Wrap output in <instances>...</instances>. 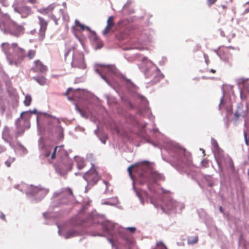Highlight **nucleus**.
I'll return each mask as SVG.
<instances>
[{"label":"nucleus","instance_id":"obj_40","mask_svg":"<svg viewBox=\"0 0 249 249\" xmlns=\"http://www.w3.org/2000/svg\"><path fill=\"white\" fill-rule=\"evenodd\" d=\"M71 90H72V89H71V88H69V89H67V91H66V93H65L66 95H67L69 94V92H70V91H71Z\"/></svg>","mask_w":249,"mask_h":249},{"label":"nucleus","instance_id":"obj_48","mask_svg":"<svg viewBox=\"0 0 249 249\" xmlns=\"http://www.w3.org/2000/svg\"><path fill=\"white\" fill-rule=\"evenodd\" d=\"M172 208H173L172 207H168V209H172Z\"/></svg>","mask_w":249,"mask_h":249},{"label":"nucleus","instance_id":"obj_31","mask_svg":"<svg viewBox=\"0 0 249 249\" xmlns=\"http://www.w3.org/2000/svg\"><path fill=\"white\" fill-rule=\"evenodd\" d=\"M136 193H137V195L138 197L141 199L142 203H143V199H142V198L141 193L140 192H139L138 191H137Z\"/></svg>","mask_w":249,"mask_h":249},{"label":"nucleus","instance_id":"obj_17","mask_svg":"<svg viewBox=\"0 0 249 249\" xmlns=\"http://www.w3.org/2000/svg\"><path fill=\"white\" fill-rule=\"evenodd\" d=\"M78 235V232L74 230L69 231L65 235V238L68 239Z\"/></svg>","mask_w":249,"mask_h":249},{"label":"nucleus","instance_id":"obj_39","mask_svg":"<svg viewBox=\"0 0 249 249\" xmlns=\"http://www.w3.org/2000/svg\"><path fill=\"white\" fill-rule=\"evenodd\" d=\"M103 44L102 42H101L99 43L98 46L97 48L98 49H100V48H102L103 47Z\"/></svg>","mask_w":249,"mask_h":249},{"label":"nucleus","instance_id":"obj_45","mask_svg":"<svg viewBox=\"0 0 249 249\" xmlns=\"http://www.w3.org/2000/svg\"><path fill=\"white\" fill-rule=\"evenodd\" d=\"M30 112L32 113H36L37 111L36 110H34V111H33L32 112L30 111Z\"/></svg>","mask_w":249,"mask_h":249},{"label":"nucleus","instance_id":"obj_1","mask_svg":"<svg viewBox=\"0 0 249 249\" xmlns=\"http://www.w3.org/2000/svg\"><path fill=\"white\" fill-rule=\"evenodd\" d=\"M137 171L140 172L138 182L142 185L147 183V187L151 191H153L152 182L156 183L158 181L164 179L163 176L158 172L152 170L147 161L142 163L137 168Z\"/></svg>","mask_w":249,"mask_h":249},{"label":"nucleus","instance_id":"obj_25","mask_svg":"<svg viewBox=\"0 0 249 249\" xmlns=\"http://www.w3.org/2000/svg\"><path fill=\"white\" fill-rule=\"evenodd\" d=\"M111 28L107 26L106 27L105 29L103 31V34L104 36H106L109 32L110 31Z\"/></svg>","mask_w":249,"mask_h":249},{"label":"nucleus","instance_id":"obj_29","mask_svg":"<svg viewBox=\"0 0 249 249\" xmlns=\"http://www.w3.org/2000/svg\"><path fill=\"white\" fill-rule=\"evenodd\" d=\"M217 0H207V4L209 6H211L213 4L215 3Z\"/></svg>","mask_w":249,"mask_h":249},{"label":"nucleus","instance_id":"obj_7","mask_svg":"<svg viewBox=\"0 0 249 249\" xmlns=\"http://www.w3.org/2000/svg\"><path fill=\"white\" fill-rule=\"evenodd\" d=\"M71 66L72 67H77L81 69H85L86 68L84 56L82 53L77 51L73 52Z\"/></svg>","mask_w":249,"mask_h":249},{"label":"nucleus","instance_id":"obj_18","mask_svg":"<svg viewBox=\"0 0 249 249\" xmlns=\"http://www.w3.org/2000/svg\"><path fill=\"white\" fill-rule=\"evenodd\" d=\"M36 50H29L28 51L27 54H26V56H27V57L29 59H32L35 57V56L36 55Z\"/></svg>","mask_w":249,"mask_h":249},{"label":"nucleus","instance_id":"obj_33","mask_svg":"<svg viewBox=\"0 0 249 249\" xmlns=\"http://www.w3.org/2000/svg\"><path fill=\"white\" fill-rule=\"evenodd\" d=\"M97 71L98 72V73L100 74V75H101V76L102 77V78L104 80H105L107 82H108L107 81V79L106 78V76L104 75H103L102 73H101L98 70H97Z\"/></svg>","mask_w":249,"mask_h":249},{"label":"nucleus","instance_id":"obj_20","mask_svg":"<svg viewBox=\"0 0 249 249\" xmlns=\"http://www.w3.org/2000/svg\"><path fill=\"white\" fill-rule=\"evenodd\" d=\"M114 17L113 16H110L108 17L107 20V26L111 27V28L114 25Z\"/></svg>","mask_w":249,"mask_h":249},{"label":"nucleus","instance_id":"obj_32","mask_svg":"<svg viewBox=\"0 0 249 249\" xmlns=\"http://www.w3.org/2000/svg\"><path fill=\"white\" fill-rule=\"evenodd\" d=\"M0 218L3 220H6L5 215L2 212H0Z\"/></svg>","mask_w":249,"mask_h":249},{"label":"nucleus","instance_id":"obj_16","mask_svg":"<svg viewBox=\"0 0 249 249\" xmlns=\"http://www.w3.org/2000/svg\"><path fill=\"white\" fill-rule=\"evenodd\" d=\"M198 240L197 236L189 237L187 239V243L189 245H193L196 244Z\"/></svg>","mask_w":249,"mask_h":249},{"label":"nucleus","instance_id":"obj_47","mask_svg":"<svg viewBox=\"0 0 249 249\" xmlns=\"http://www.w3.org/2000/svg\"><path fill=\"white\" fill-rule=\"evenodd\" d=\"M26 8L27 9V10L28 11H29L30 10V8L29 7H26Z\"/></svg>","mask_w":249,"mask_h":249},{"label":"nucleus","instance_id":"obj_49","mask_svg":"<svg viewBox=\"0 0 249 249\" xmlns=\"http://www.w3.org/2000/svg\"><path fill=\"white\" fill-rule=\"evenodd\" d=\"M164 248H165V249H167L166 248V247H165V246L164 247Z\"/></svg>","mask_w":249,"mask_h":249},{"label":"nucleus","instance_id":"obj_10","mask_svg":"<svg viewBox=\"0 0 249 249\" xmlns=\"http://www.w3.org/2000/svg\"><path fill=\"white\" fill-rule=\"evenodd\" d=\"M159 71L155 68H151L148 69L145 73L146 77L153 76L155 79V81H157L160 80V76H158Z\"/></svg>","mask_w":249,"mask_h":249},{"label":"nucleus","instance_id":"obj_41","mask_svg":"<svg viewBox=\"0 0 249 249\" xmlns=\"http://www.w3.org/2000/svg\"><path fill=\"white\" fill-rule=\"evenodd\" d=\"M210 72L213 73H215L216 72V71L214 69H211L210 70Z\"/></svg>","mask_w":249,"mask_h":249},{"label":"nucleus","instance_id":"obj_3","mask_svg":"<svg viewBox=\"0 0 249 249\" xmlns=\"http://www.w3.org/2000/svg\"><path fill=\"white\" fill-rule=\"evenodd\" d=\"M0 28L4 31H7L10 35L18 37L24 33V28L22 26L18 25L11 20L7 14L2 16L0 21Z\"/></svg>","mask_w":249,"mask_h":249},{"label":"nucleus","instance_id":"obj_22","mask_svg":"<svg viewBox=\"0 0 249 249\" xmlns=\"http://www.w3.org/2000/svg\"><path fill=\"white\" fill-rule=\"evenodd\" d=\"M32 100L31 96L29 95H27L25 96V100L24 101V105L26 106H29L31 105Z\"/></svg>","mask_w":249,"mask_h":249},{"label":"nucleus","instance_id":"obj_37","mask_svg":"<svg viewBox=\"0 0 249 249\" xmlns=\"http://www.w3.org/2000/svg\"><path fill=\"white\" fill-rule=\"evenodd\" d=\"M37 0H28V2L32 4L37 3Z\"/></svg>","mask_w":249,"mask_h":249},{"label":"nucleus","instance_id":"obj_26","mask_svg":"<svg viewBox=\"0 0 249 249\" xmlns=\"http://www.w3.org/2000/svg\"><path fill=\"white\" fill-rule=\"evenodd\" d=\"M49 16L50 17V18L52 19L53 20H54L55 24H57L58 20L57 18H56V17L53 14V13L52 14H50Z\"/></svg>","mask_w":249,"mask_h":249},{"label":"nucleus","instance_id":"obj_23","mask_svg":"<svg viewBox=\"0 0 249 249\" xmlns=\"http://www.w3.org/2000/svg\"><path fill=\"white\" fill-rule=\"evenodd\" d=\"M85 165L84 161L83 160H79L77 161V166L79 169H83Z\"/></svg>","mask_w":249,"mask_h":249},{"label":"nucleus","instance_id":"obj_38","mask_svg":"<svg viewBox=\"0 0 249 249\" xmlns=\"http://www.w3.org/2000/svg\"><path fill=\"white\" fill-rule=\"evenodd\" d=\"M11 161L9 160H7L5 161V164L8 167H9L11 166Z\"/></svg>","mask_w":249,"mask_h":249},{"label":"nucleus","instance_id":"obj_2","mask_svg":"<svg viewBox=\"0 0 249 249\" xmlns=\"http://www.w3.org/2000/svg\"><path fill=\"white\" fill-rule=\"evenodd\" d=\"M1 47L10 65L18 66L26 57L25 50L19 47L16 43H13L11 45L8 43H3L1 45Z\"/></svg>","mask_w":249,"mask_h":249},{"label":"nucleus","instance_id":"obj_6","mask_svg":"<svg viewBox=\"0 0 249 249\" xmlns=\"http://www.w3.org/2000/svg\"><path fill=\"white\" fill-rule=\"evenodd\" d=\"M83 178L88 182V185L91 186H93L96 184L100 179V177L98 173L94 168L90 169L88 172L85 173Z\"/></svg>","mask_w":249,"mask_h":249},{"label":"nucleus","instance_id":"obj_8","mask_svg":"<svg viewBox=\"0 0 249 249\" xmlns=\"http://www.w3.org/2000/svg\"><path fill=\"white\" fill-rule=\"evenodd\" d=\"M37 18L38 19V24L39 25L38 39L40 41H42L45 37L46 32L48 23L47 21L42 17L38 16Z\"/></svg>","mask_w":249,"mask_h":249},{"label":"nucleus","instance_id":"obj_44","mask_svg":"<svg viewBox=\"0 0 249 249\" xmlns=\"http://www.w3.org/2000/svg\"><path fill=\"white\" fill-rule=\"evenodd\" d=\"M219 211H220V212H221V213H223V209H222V207H221V206H220V207H219Z\"/></svg>","mask_w":249,"mask_h":249},{"label":"nucleus","instance_id":"obj_21","mask_svg":"<svg viewBox=\"0 0 249 249\" xmlns=\"http://www.w3.org/2000/svg\"><path fill=\"white\" fill-rule=\"evenodd\" d=\"M220 33L221 36L226 37L229 39L232 38L235 36V34L233 33H228L227 35H225L222 30H220Z\"/></svg>","mask_w":249,"mask_h":249},{"label":"nucleus","instance_id":"obj_13","mask_svg":"<svg viewBox=\"0 0 249 249\" xmlns=\"http://www.w3.org/2000/svg\"><path fill=\"white\" fill-rule=\"evenodd\" d=\"M53 10V7L50 5L46 8L40 9L38 10V11L43 15H50V14H52Z\"/></svg>","mask_w":249,"mask_h":249},{"label":"nucleus","instance_id":"obj_27","mask_svg":"<svg viewBox=\"0 0 249 249\" xmlns=\"http://www.w3.org/2000/svg\"><path fill=\"white\" fill-rule=\"evenodd\" d=\"M126 230L129 231L131 233H134L136 230V229L135 227H127L126 228Z\"/></svg>","mask_w":249,"mask_h":249},{"label":"nucleus","instance_id":"obj_42","mask_svg":"<svg viewBox=\"0 0 249 249\" xmlns=\"http://www.w3.org/2000/svg\"><path fill=\"white\" fill-rule=\"evenodd\" d=\"M50 152H47L45 153V156L46 157H49L50 156Z\"/></svg>","mask_w":249,"mask_h":249},{"label":"nucleus","instance_id":"obj_15","mask_svg":"<svg viewBox=\"0 0 249 249\" xmlns=\"http://www.w3.org/2000/svg\"><path fill=\"white\" fill-rule=\"evenodd\" d=\"M33 79L41 85H44L46 84V79L44 76L34 77Z\"/></svg>","mask_w":249,"mask_h":249},{"label":"nucleus","instance_id":"obj_35","mask_svg":"<svg viewBox=\"0 0 249 249\" xmlns=\"http://www.w3.org/2000/svg\"><path fill=\"white\" fill-rule=\"evenodd\" d=\"M244 135L246 143V144L247 145H249L248 141L247 139V134L246 132H244Z\"/></svg>","mask_w":249,"mask_h":249},{"label":"nucleus","instance_id":"obj_14","mask_svg":"<svg viewBox=\"0 0 249 249\" xmlns=\"http://www.w3.org/2000/svg\"><path fill=\"white\" fill-rule=\"evenodd\" d=\"M62 193L65 195H67L68 199H71L74 197V195L73 194L72 191L71 189L70 188H65L64 189Z\"/></svg>","mask_w":249,"mask_h":249},{"label":"nucleus","instance_id":"obj_9","mask_svg":"<svg viewBox=\"0 0 249 249\" xmlns=\"http://www.w3.org/2000/svg\"><path fill=\"white\" fill-rule=\"evenodd\" d=\"M32 70L34 72L44 73L48 71V68L40 60H36L34 62V66Z\"/></svg>","mask_w":249,"mask_h":249},{"label":"nucleus","instance_id":"obj_24","mask_svg":"<svg viewBox=\"0 0 249 249\" xmlns=\"http://www.w3.org/2000/svg\"><path fill=\"white\" fill-rule=\"evenodd\" d=\"M226 89L229 91V94L234 96V92L233 90V86L229 85L226 87Z\"/></svg>","mask_w":249,"mask_h":249},{"label":"nucleus","instance_id":"obj_28","mask_svg":"<svg viewBox=\"0 0 249 249\" xmlns=\"http://www.w3.org/2000/svg\"><path fill=\"white\" fill-rule=\"evenodd\" d=\"M57 147H58L57 146H56V147L54 148V150H53V153H52V155H51V159H55V155H56V149H57Z\"/></svg>","mask_w":249,"mask_h":249},{"label":"nucleus","instance_id":"obj_5","mask_svg":"<svg viewBox=\"0 0 249 249\" xmlns=\"http://www.w3.org/2000/svg\"><path fill=\"white\" fill-rule=\"evenodd\" d=\"M235 48L232 46L223 47L219 51V56L221 59L227 63L230 66H232V55L231 50H234Z\"/></svg>","mask_w":249,"mask_h":249},{"label":"nucleus","instance_id":"obj_19","mask_svg":"<svg viewBox=\"0 0 249 249\" xmlns=\"http://www.w3.org/2000/svg\"><path fill=\"white\" fill-rule=\"evenodd\" d=\"M75 24L77 27H80L81 31H84L86 29L89 30V28L88 27H85L83 24H81L79 20L77 19L75 20Z\"/></svg>","mask_w":249,"mask_h":249},{"label":"nucleus","instance_id":"obj_30","mask_svg":"<svg viewBox=\"0 0 249 249\" xmlns=\"http://www.w3.org/2000/svg\"><path fill=\"white\" fill-rule=\"evenodd\" d=\"M0 3L3 6H7L8 5L7 0H0Z\"/></svg>","mask_w":249,"mask_h":249},{"label":"nucleus","instance_id":"obj_46","mask_svg":"<svg viewBox=\"0 0 249 249\" xmlns=\"http://www.w3.org/2000/svg\"><path fill=\"white\" fill-rule=\"evenodd\" d=\"M78 110L82 114V110L80 109H79V108H78Z\"/></svg>","mask_w":249,"mask_h":249},{"label":"nucleus","instance_id":"obj_11","mask_svg":"<svg viewBox=\"0 0 249 249\" xmlns=\"http://www.w3.org/2000/svg\"><path fill=\"white\" fill-rule=\"evenodd\" d=\"M183 155V157L182 158V161L185 164L189 165L192 163V158L189 153H186L185 151H181Z\"/></svg>","mask_w":249,"mask_h":249},{"label":"nucleus","instance_id":"obj_12","mask_svg":"<svg viewBox=\"0 0 249 249\" xmlns=\"http://www.w3.org/2000/svg\"><path fill=\"white\" fill-rule=\"evenodd\" d=\"M140 165H141V164H138V165H132L130 166L128 168L127 171H128V172L129 173V176L131 177V178H133L132 172H133V171H134V172H135L137 174V180H138V177L139 176L140 172L137 171V168Z\"/></svg>","mask_w":249,"mask_h":249},{"label":"nucleus","instance_id":"obj_4","mask_svg":"<svg viewBox=\"0 0 249 249\" xmlns=\"http://www.w3.org/2000/svg\"><path fill=\"white\" fill-rule=\"evenodd\" d=\"M249 78H239L237 80L239 86H242L244 89L240 90V97L242 100H249Z\"/></svg>","mask_w":249,"mask_h":249},{"label":"nucleus","instance_id":"obj_36","mask_svg":"<svg viewBox=\"0 0 249 249\" xmlns=\"http://www.w3.org/2000/svg\"><path fill=\"white\" fill-rule=\"evenodd\" d=\"M29 112L28 111H26V112H22L21 114H20V118L18 119V120H19L20 119H23V115L24 114H27Z\"/></svg>","mask_w":249,"mask_h":249},{"label":"nucleus","instance_id":"obj_43","mask_svg":"<svg viewBox=\"0 0 249 249\" xmlns=\"http://www.w3.org/2000/svg\"><path fill=\"white\" fill-rule=\"evenodd\" d=\"M71 49H69V50L67 52V53H65V56H67V55L69 54V53L70 51H71Z\"/></svg>","mask_w":249,"mask_h":249},{"label":"nucleus","instance_id":"obj_34","mask_svg":"<svg viewBox=\"0 0 249 249\" xmlns=\"http://www.w3.org/2000/svg\"><path fill=\"white\" fill-rule=\"evenodd\" d=\"M240 114L237 111L234 114V118L235 120H237L239 117L240 116Z\"/></svg>","mask_w":249,"mask_h":249}]
</instances>
